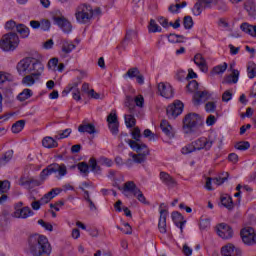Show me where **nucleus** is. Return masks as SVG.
<instances>
[{"mask_svg":"<svg viewBox=\"0 0 256 256\" xmlns=\"http://www.w3.org/2000/svg\"><path fill=\"white\" fill-rule=\"evenodd\" d=\"M17 71L19 75H34V77H41L45 66L41 61L33 58L26 57L17 64Z\"/></svg>","mask_w":256,"mask_h":256,"instance_id":"1","label":"nucleus"},{"mask_svg":"<svg viewBox=\"0 0 256 256\" xmlns=\"http://www.w3.org/2000/svg\"><path fill=\"white\" fill-rule=\"evenodd\" d=\"M29 251L33 256L51 255V244L45 236H33L29 239Z\"/></svg>","mask_w":256,"mask_h":256,"instance_id":"2","label":"nucleus"},{"mask_svg":"<svg viewBox=\"0 0 256 256\" xmlns=\"http://www.w3.org/2000/svg\"><path fill=\"white\" fill-rule=\"evenodd\" d=\"M126 143H128V145L131 147V149H133V151H136V153H138L129 154V156L132 157L134 163H145L147 155H149V148L144 143H138L133 140H126Z\"/></svg>","mask_w":256,"mask_h":256,"instance_id":"3","label":"nucleus"},{"mask_svg":"<svg viewBox=\"0 0 256 256\" xmlns=\"http://www.w3.org/2000/svg\"><path fill=\"white\" fill-rule=\"evenodd\" d=\"M203 127V118L197 113H189L183 119L184 133H193L195 129Z\"/></svg>","mask_w":256,"mask_h":256,"instance_id":"4","label":"nucleus"},{"mask_svg":"<svg viewBox=\"0 0 256 256\" xmlns=\"http://www.w3.org/2000/svg\"><path fill=\"white\" fill-rule=\"evenodd\" d=\"M57 175L59 179L61 177H65L67 175V166L65 164H57L53 163L48 165L45 169H43L40 173V179L41 181H45L49 175Z\"/></svg>","mask_w":256,"mask_h":256,"instance_id":"5","label":"nucleus"},{"mask_svg":"<svg viewBox=\"0 0 256 256\" xmlns=\"http://www.w3.org/2000/svg\"><path fill=\"white\" fill-rule=\"evenodd\" d=\"M76 21L85 25L93 19V8L89 4H80L76 7L75 11Z\"/></svg>","mask_w":256,"mask_h":256,"instance_id":"6","label":"nucleus"},{"mask_svg":"<svg viewBox=\"0 0 256 256\" xmlns=\"http://www.w3.org/2000/svg\"><path fill=\"white\" fill-rule=\"evenodd\" d=\"M17 47H19V36L17 33L10 32L2 36L0 40L2 51H15Z\"/></svg>","mask_w":256,"mask_h":256,"instance_id":"7","label":"nucleus"},{"mask_svg":"<svg viewBox=\"0 0 256 256\" xmlns=\"http://www.w3.org/2000/svg\"><path fill=\"white\" fill-rule=\"evenodd\" d=\"M124 107H127L128 112L130 113L124 116L126 127L131 129V127H135V123H137V121L135 120V113H137V106L133 104L132 96H126L124 101Z\"/></svg>","mask_w":256,"mask_h":256,"instance_id":"8","label":"nucleus"},{"mask_svg":"<svg viewBox=\"0 0 256 256\" xmlns=\"http://www.w3.org/2000/svg\"><path fill=\"white\" fill-rule=\"evenodd\" d=\"M123 191L124 193H132V195H134V197L137 198L140 203H143L144 205H149L147 198H145V195H143V192L141 191V189H139V187H137L135 182L128 181L124 183Z\"/></svg>","mask_w":256,"mask_h":256,"instance_id":"9","label":"nucleus"},{"mask_svg":"<svg viewBox=\"0 0 256 256\" xmlns=\"http://www.w3.org/2000/svg\"><path fill=\"white\" fill-rule=\"evenodd\" d=\"M215 137L216 135H210L207 138H198L192 142V145H194L196 151H211V147H213V143H215Z\"/></svg>","mask_w":256,"mask_h":256,"instance_id":"10","label":"nucleus"},{"mask_svg":"<svg viewBox=\"0 0 256 256\" xmlns=\"http://www.w3.org/2000/svg\"><path fill=\"white\" fill-rule=\"evenodd\" d=\"M34 215L35 212L29 206L23 207V202H19L15 207V211L12 213L14 219H29V217H33Z\"/></svg>","mask_w":256,"mask_h":256,"instance_id":"11","label":"nucleus"},{"mask_svg":"<svg viewBox=\"0 0 256 256\" xmlns=\"http://www.w3.org/2000/svg\"><path fill=\"white\" fill-rule=\"evenodd\" d=\"M240 235L245 245H256V231L251 227H246L241 230Z\"/></svg>","mask_w":256,"mask_h":256,"instance_id":"12","label":"nucleus"},{"mask_svg":"<svg viewBox=\"0 0 256 256\" xmlns=\"http://www.w3.org/2000/svg\"><path fill=\"white\" fill-rule=\"evenodd\" d=\"M166 113L169 119H176V117L183 113V102L176 100L167 107Z\"/></svg>","mask_w":256,"mask_h":256,"instance_id":"13","label":"nucleus"},{"mask_svg":"<svg viewBox=\"0 0 256 256\" xmlns=\"http://www.w3.org/2000/svg\"><path fill=\"white\" fill-rule=\"evenodd\" d=\"M53 21L58 25V27H60V29H62L63 33H71V31H73L71 22H69V20L64 16H54Z\"/></svg>","mask_w":256,"mask_h":256,"instance_id":"14","label":"nucleus"},{"mask_svg":"<svg viewBox=\"0 0 256 256\" xmlns=\"http://www.w3.org/2000/svg\"><path fill=\"white\" fill-rule=\"evenodd\" d=\"M79 82H72L66 86L62 93L68 95V93L72 92V97L75 101H81V91L79 90Z\"/></svg>","mask_w":256,"mask_h":256,"instance_id":"15","label":"nucleus"},{"mask_svg":"<svg viewBox=\"0 0 256 256\" xmlns=\"http://www.w3.org/2000/svg\"><path fill=\"white\" fill-rule=\"evenodd\" d=\"M158 93L165 99H171L174 95L173 87L168 83L160 82L158 84Z\"/></svg>","mask_w":256,"mask_h":256,"instance_id":"16","label":"nucleus"},{"mask_svg":"<svg viewBox=\"0 0 256 256\" xmlns=\"http://www.w3.org/2000/svg\"><path fill=\"white\" fill-rule=\"evenodd\" d=\"M211 3H213V0H198L192 9L193 15L199 17L203 13V9L211 7Z\"/></svg>","mask_w":256,"mask_h":256,"instance_id":"17","label":"nucleus"},{"mask_svg":"<svg viewBox=\"0 0 256 256\" xmlns=\"http://www.w3.org/2000/svg\"><path fill=\"white\" fill-rule=\"evenodd\" d=\"M217 234L222 239H231V237H233V229L231 228V226L225 223H221L217 227Z\"/></svg>","mask_w":256,"mask_h":256,"instance_id":"18","label":"nucleus"},{"mask_svg":"<svg viewBox=\"0 0 256 256\" xmlns=\"http://www.w3.org/2000/svg\"><path fill=\"white\" fill-rule=\"evenodd\" d=\"M160 180L168 189H175L177 187V180L167 172H160Z\"/></svg>","mask_w":256,"mask_h":256,"instance_id":"19","label":"nucleus"},{"mask_svg":"<svg viewBox=\"0 0 256 256\" xmlns=\"http://www.w3.org/2000/svg\"><path fill=\"white\" fill-rule=\"evenodd\" d=\"M167 215H169V212L166 209L160 210V218L158 222V229L160 233L165 235L167 233Z\"/></svg>","mask_w":256,"mask_h":256,"instance_id":"20","label":"nucleus"},{"mask_svg":"<svg viewBox=\"0 0 256 256\" xmlns=\"http://www.w3.org/2000/svg\"><path fill=\"white\" fill-rule=\"evenodd\" d=\"M221 253H222V256H241L242 255L241 249L235 248L233 244H228L222 247Z\"/></svg>","mask_w":256,"mask_h":256,"instance_id":"21","label":"nucleus"},{"mask_svg":"<svg viewBox=\"0 0 256 256\" xmlns=\"http://www.w3.org/2000/svg\"><path fill=\"white\" fill-rule=\"evenodd\" d=\"M9 189H11V183L7 180L4 181H0V205H3V203H5V201H7V191H9Z\"/></svg>","mask_w":256,"mask_h":256,"instance_id":"22","label":"nucleus"},{"mask_svg":"<svg viewBox=\"0 0 256 256\" xmlns=\"http://www.w3.org/2000/svg\"><path fill=\"white\" fill-rule=\"evenodd\" d=\"M194 63L203 73H207V71L209 70V68L207 67V60H205V57H203V55L201 54H196L194 56Z\"/></svg>","mask_w":256,"mask_h":256,"instance_id":"23","label":"nucleus"},{"mask_svg":"<svg viewBox=\"0 0 256 256\" xmlns=\"http://www.w3.org/2000/svg\"><path fill=\"white\" fill-rule=\"evenodd\" d=\"M207 99H209V92L206 90L197 91L194 93L193 103L194 105H200L202 101H207Z\"/></svg>","mask_w":256,"mask_h":256,"instance_id":"24","label":"nucleus"},{"mask_svg":"<svg viewBox=\"0 0 256 256\" xmlns=\"http://www.w3.org/2000/svg\"><path fill=\"white\" fill-rule=\"evenodd\" d=\"M79 133H88V135H94L97 133V129L94 124L91 123H83L78 127Z\"/></svg>","mask_w":256,"mask_h":256,"instance_id":"25","label":"nucleus"},{"mask_svg":"<svg viewBox=\"0 0 256 256\" xmlns=\"http://www.w3.org/2000/svg\"><path fill=\"white\" fill-rule=\"evenodd\" d=\"M160 128L169 137V139H172V137L175 136V132L173 131V127L169 125V122L167 120H162L160 123Z\"/></svg>","mask_w":256,"mask_h":256,"instance_id":"26","label":"nucleus"},{"mask_svg":"<svg viewBox=\"0 0 256 256\" xmlns=\"http://www.w3.org/2000/svg\"><path fill=\"white\" fill-rule=\"evenodd\" d=\"M39 77L41 76L26 74V76L22 79V85H25V87H33V85H35V83L39 81Z\"/></svg>","mask_w":256,"mask_h":256,"instance_id":"27","label":"nucleus"},{"mask_svg":"<svg viewBox=\"0 0 256 256\" xmlns=\"http://www.w3.org/2000/svg\"><path fill=\"white\" fill-rule=\"evenodd\" d=\"M244 9L245 11H247L249 17H255L256 16L255 0H247L244 3Z\"/></svg>","mask_w":256,"mask_h":256,"instance_id":"28","label":"nucleus"},{"mask_svg":"<svg viewBox=\"0 0 256 256\" xmlns=\"http://www.w3.org/2000/svg\"><path fill=\"white\" fill-rule=\"evenodd\" d=\"M241 31L251 35V37H256V26H253L247 22H244L240 26Z\"/></svg>","mask_w":256,"mask_h":256,"instance_id":"29","label":"nucleus"},{"mask_svg":"<svg viewBox=\"0 0 256 256\" xmlns=\"http://www.w3.org/2000/svg\"><path fill=\"white\" fill-rule=\"evenodd\" d=\"M42 145L46 149H55V147H58L59 144L56 142L55 139H53V137L47 136L43 138Z\"/></svg>","mask_w":256,"mask_h":256,"instance_id":"30","label":"nucleus"},{"mask_svg":"<svg viewBox=\"0 0 256 256\" xmlns=\"http://www.w3.org/2000/svg\"><path fill=\"white\" fill-rule=\"evenodd\" d=\"M237 81H239V70L233 69L232 74L228 75L225 78L224 83L231 85L237 83Z\"/></svg>","mask_w":256,"mask_h":256,"instance_id":"31","label":"nucleus"},{"mask_svg":"<svg viewBox=\"0 0 256 256\" xmlns=\"http://www.w3.org/2000/svg\"><path fill=\"white\" fill-rule=\"evenodd\" d=\"M13 81V76L7 72H0V89L5 87V84L11 83Z\"/></svg>","mask_w":256,"mask_h":256,"instance_id":"32","label":"nucleus"},{"mask_svg":"<svg viewBox=\"0 0 256 256\" xmlns=\"http://www.w3.org/2000/svg\"><path fill=\"white\" fill-rule=\"evenodd\" d=\"M221 204L223 205V207L228 209V211H231V209L235 207V205L233 204V198H231V196L229 195L221 197Z\"/></svg>","mask_w":256,"mask_h":256,"instance_id":"33","label":"nucleus"},{"mask_svg":"<svg viewBox=\"0 0 256 256\" xmlns=\"http://www.w3.org/2000/svg\"><path fill=\"white\" fill-rule=\"evenodd\" d=\"M84 193V199L86 203H88V207L90 211H97V206L95 205V202L91 199V196L89 195V191L85 190L84 188H81Z\"/></svg>","mask_w":256,"mask_h":256,"instance_id":"34","label":"nucleus"},{"mask_svg":"<svg viewBox=\"0 0 256 256\" xmlns=\"http://www.w3.org/2000/svg\"><path fill=\"white\" fill-rule=\"evenodd\" d=\"M16 31L21 37H23V39H27V37H29L30 30L25 24H18L16 26Z\"/></svg>","mask_w":256,"mask_h":256,"instance_id":"35","label":"nucleus"},{"mask_svg":"<svg viewBox=\"0 0 256 256\" xmlns=\"http://www.w3.org/2000/svg\"><path fill=\"white\" fill-rule=\"evenodd\" d=\"M11 159H13V150H8L0 158V167H5V165L11 161Z\"/></svg>","mask_w":256,"mask_h":256,"instance_id":"36","label":"nucleus"},{"mask_svg":"<svg viewBox=\"0 0 256 256\" xmlns=\"http://www.w3.org/2000/svg\"><path fill=\"white\" fill-rule=\"evenodd\" d=\"M75 49V44L73 42H69L67 40H62V52L65 55H69Z\"/></svg>","mask_w":256,"mask_h":256,"instance_id":"37","label":"nucleus"},{"mask_svg":"<svg viewBox=\"0 0 256 256\" xmlns=\"http://www.w3.org/2000/svg\"><path fill=\"white\" fill-rule=\"evenodd\" d=\"M30 97H33V91L26 88L17 96V99L18 101H27V99H30Z\"/></svg>","mask_w":256,"mask_h":256,"instance_id":"38","label":"nucleus"},{"mask_svg":"<svg viewBox=\"0 0 256 256\" xmlns=\"http://www.w3.org/2000/svg\"><path fill=\"white\" fill-rule=\"evenodd\" d=\"M12 133H21L25 129V120H18L12 125Z\"/></svg>","mask_w":256,"mask_h":256,"instance_id":"39","label":"nucleus"},{"mask_svg":"<svg viewBox=\"0 0 256 256\" xmlns=\"http://www.w3.org/2000/svg\"><path fill=\"white\" fill-rule=\"evenodd\" d=\"M169 43H184L185 36L177 34H169L168 36Z\"/></svg>","mask_w":256,"mask_h":256,"instance_id":"40","label":"nucleus"},{"mask_svg":"<svg viewBox=\"0 0 256 256\" xmlns=\"http://www.w3.org/2000/svg\"><path fill=\"white\" fill-rule=\"evenodd\" d=\"M148 31L149 33H161L162 29L155 20L151 19L148 25Z\"/></svg>","mask_w":256,"mask_h":256,"instance_id":"41","label":"nucleus"},{"mask_svg":"<svg viewBox=\"0 0 256 256\" xmlns=\"http://www.w3.org/2000/svg\"><path fill=\"white\" fill-rule=\"evenodd\" d=\"M186 89L188 93L195 94L199 89V83L196 80H192L187 84Z\"/></svg>","mask_w":256,"mask_h":256,"instance_id":"42","label":"nucleus"},{"mask_svg":"<svg viewBox=\"0 0 256 256\" xmlns=\"http://www.w3.org/2000/svg\"><path fill=\"white\" fill-rule=\"evenodd\" d=\"M247 73L249 79H255L256 77V64L253 62L248 63L247 66Z\"/></svg>","mask_w":256,"mask_h":256,"instance_id":"43","label":"nucleus"},{"mask_svg":"<svg viewBox=\"0 0 256 256\" xmlns=\"http://www.w3.org/2000/svg\"><path fill=\"white\" fill-rule=\"evenodd\" d=\"M227 179H229V173H223L222 177L218 176L216 178H213L212 181L214 183V185H223V183H225V181H227Z\"/></svg>","mask_w":256,"mask_h":256,"instance_id":"44","label":"nucleus"},{"mask_svg":"<svg viewBox=\"0 0 256 256\" xmlns=\"http://www.w3.org/2000/svg\"><path fill=\"white\" fill-rule=\"evenodd\" d=\"M133 37H137V32H135V30H127L124 40L122 41V47H124V49L126 47L125 42L131 41Z\"/></svg>","mask_w":256,"mask_h":256,"instance_id":"45","label":"nucleus"},{"mask_svg":"<svg viewBox=\"0 0 256 256\" xmlns=\"http://www.w3.org/2000/svg\"><path fill=\"white\" fill-rule=\"evenodd\" d=\"M235 149H238V151H247L251 147V144L249 141H240L235 144Z\"/></svg>","mask_w":256,"mask_h":256,"instance_id":"46","label":"nucleus"},{"mask_svg":"<svg viewBox=\"0 0 256 256\" xmlns=\"http://www.w3.org/2000/svg\"><path fill=\"white\" fill-rule=\"evenodd\" d=\"M77 167L80 173H82L85 176L89 175V164H87L86 162H80L78 163Z\"/></svg>","mask_w":256,"mask_h":256,"instance_id":"47","label":"nucleus"},{"mask_svg":"<svg viewBox=\"0 0 256 256\" xmlns=\"http://www.w3.org/2000/svg\"><path fill=\"white\" fill-rule=\"evenodd\" d=\"M227 71V63H223L222 65L215 66L212 70L214 75H221V73H225Z\"/></svg>","mask_w":256,"mask_h":256,"instance_id":"48","label":"nucleus"},{"mask_svg":"<svg viewBox=\"0 0 256 256\" xmlns=\"http://www.w3.org/2000/svg\"><path fill=\"white\" fill-rule=\"evenodd\" d=\"M195 146L193 145V142L184 146L181 150L182 155H189V153H195Z\"/></svg>","mask_w":256,"mask_h":256,"instance_id":"49","label":"nucleus"},{"mask_svg":"<svg viewBox=\"0 0 256 256\" xmlns=\"http://www.w3.org/2000/svg\"><path fill=\"white\" fill-rule=\"evenodd\" d=\"M88 166L91 167V171H93V173L101 171V167H99L95 158H90Z\"/></svg>","mask_w":256,"mask_h":256,"instance_id":"50","label":"nucleus"},{"mask_svg":"<svg viewBox=\"0 0 256 256\" xmlns=\"http://www.w3.org/2000/svg\"><path fill=\"white\" fill-rule=\"evenodd\" d=\"M107 123L108 125H111L113 123H119V119L117 118V112L112 111L108 116H107Z\"/></svg>","mask_w":256,"mask_h":256,"instance_id":"51","label":"nucleus"},{"mask_svg":"<svg viewBox=\"0 0 256 256\" xmlns=\"http://www.w3.org/2000/svg\"><path fill=\"white\" fill-rule=\"evenodd\" d=\"M184 29H193V18L191 16H185L183 19Z\"/></svg>","mask_w":256,"mask_h":256,"instance_id":"52","label":"nucleus"},{"mask_svg":"<svg viewBox=\"0 0 256 256\" xmlns=\"http://www.w3.org/2000/svg\"><path fill=\"white\" fill-rule=\"evenodd\" d=\"M40 29H42V31H49V29H51V21L48 19H42L40 21Z\"/></svg>","mask_w":256,"mask_h":256,"instance_id":"53","label":"nucleus"},{"mask_svg":"<svg viewBox=\"0 0 256 256\" xmlns=\"http://www.w3.org/2000/svg\"><path fill=\"white\" fill-rule=\"evenodd\" d=\"M145 103V98H143V95H138L135 98H133V105L136 104V107H143Z\"/></svg>","mask_w":256,"mask_h":256,"instance_id":"54","label":"nucleus"},{"mask_svg":"<svg viewBox=\"0 0 256 256\" xmlns=\"http://www.w3.org/2000/svg\"><path fill=\"white\" fill-rule=\"evenodd\" d=\"M59 65V59L58 58H52L48 62V68L52 69V71H57V66Z\"/></svg>","mask_w":256,"mask_h":256,"instance_id":"55","label":"nucleus"},{"mask_svg":"<svg viewBox=\"0 0 256 256\" xmlns=\"http://www.w3.org/2000/svg\"><path fill=\"white\" fill-rule=\"evenodd\" d=\"M231 99H233V92H231V90H226L222 94V101L224 103H229V101H231Z\"/></svg>","mask_w":256,"mask_h":256,"instance_id":"56","label":"nucleus"},{"mask_svg":"<svg viewBox=\"0 0 256 256\" xmlns=\"http://www.w3.org/2000/svg\"><path fill=\"white\" fill-rule=\"evenodd\" d=\"M172 220L174 221L175 225H179L181 221H184L183 215H181L179 212H172Z\"/></svg>","mask_w":256,"mask_h":256,"instance_id":"57","label":"nucleus"},{"mask_svg":"<svg viewBox=\"0 0 256 256\" xmlns=\"http://www.w3.org/2000/svg\"><path fill=\"white\" fill-rule=\"evenodd\" d=\"M132 141H135L136 143H139V139H141V130L139 129V127L134 128V130L132 131Z\"/></svg>","mask_w":256,"mask_h":256,"instance_id":"58","label":"nucleus"},{"mask_svg":"<svg viewBox=\"0 0 256 256\" xmlns=\"http://www.w3.org/2000/svg\"><path fill=\"white\" fill-rule=\"evenodd\" d=\"M38 225H41L46 231H53V225L49 222H45L43 219L38 220Z\"/></svg>","mask_w":256,"mask_h":256,"instance_id":"59","label":"nucleus"},{"mask_svg":"<svg viewBox=\"0 0 256 256\" xmlns=\"http://www.w3.org/2000/svg\"><path fill=\"white\" fill-rule=\"evenodd\" d=\"M108 127H109L112 135H119V122H115L113 124H108Z\"/></svg>","mask_w":256,"mask_h":256,"instance_id":"60","label":"nucleus"},{"mask_svg":"<svg viewBox=\"0 0 256 256\" xmlns=\"http://www.w3.org/2000/svg\"><path fill=\"white\" fill-rule=\"evenodd\" d=\"M215 109H217V104H215V102L206 103L205 110L207 113H215Z\"/></svg>","mask_w":256,"mask_h":256,"instance_id":"61","label":"nucleus"},{"mask_svg":"<svg viewBox=\"0 0 256 256\" xmlns=\"http://www.w3.org/2000/svg\"><path fill=\"white\" fill-rule=\"evenodd\" d=\"M141 72L139 71L138 68H130L126 75H128L130 77V79H133L135 77H137Z\"/></svg>","mask_w":256,"mask_h":256,"instance_id":"62","label":"nucleus"},{"mask_svg":"<svg viewBox=\"0 0 256 256\" xmlns=\"http://www.w3.org/2000/svg\"><path fill=\"white\" fill-rule=\"evenodd\" d=\"M20 185L22 187H25V189H32L31 178H28V179L21 178L20 179Z\"/></svg>","mask_w":256,"mask_h":256,"instance_id":"63","label":"nucleus"},{"mask_svg":"<svg viewBox=\"0 0 256 256\" xmlns=\"http://www.w3.org/2000/svg\"><path fill=\"white\" fill-rule=\"evenodd\" d=\"M71 135V129H65L63 132H60L58 135L55 136V139H66Z\"/></svg>","mask_w":256,"mask_h":256,"instance_id":"64","label":"nucleus"}]
</instances>
